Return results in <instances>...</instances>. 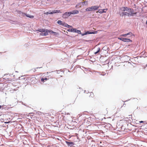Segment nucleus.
<instances>
[{
    "instance_id": "nucleus-20",
    "label": "nucleus",
    "mask_w": 147,
    "mask_h": 147,
    "mask_svg": "<svg viewBox=\"0 0 147 147\" xmlns=\"http://www.w3.org/2000/svg\"><path fill=\"white\" fill-rule=\"evenodd\" d=\"M52 33H53L54 35H58L59 34V33H57V32H52Z\"/></svg>"
},
{
    "instance_id": "nucleus-13",
    "label": "nucleus",
    "mask_w": 147,
    "mask_h": 147,
    "mask_svg": "<svg viewBox=\"0 0 147 147\" xmlns=\"http://www.w3.org/2000/svg\"><path fill=\"white\" fill-rule=\"evenodd\" d=\"M91 33V32H90L89 31H87V32H85V33H84V34H82V36H84L85 35H86L87 34H92Z\"/></svg>"
},
{
    "instance_id": "nucleus-8",
    "label": "nucleus",
    "mask_w": 147,
    "mask_h": 147,
    "mask_svg": "<svg viewBox=\"0 0 147 147\" xmlns=\"http://www.w3.org/2000/svg\"><path fill=\"white\" fill-rule=\"evenodd\" d=\"M22 15L23 16H26V17L31 18H33L34 17L33 16H31L30 15H27V14L23 13H22Z\"/></svg>"
},
{
    "instance_id": "nucleus-12",
    "label": "nucleus",
    "mask_w": 147,
    "mask_h": 147,
    "mask_svg": "<svg viewBox=\"0 0 147 147\" xmlns=\"http://www.w3.org/2000/svg\"><path fill=\"white\" fill-rule=\"evenodd\" d=\"M132 34V33L130 32L128 33L127 34H122L121 35V36L125 37L128 35H131Z\"/></svg>"
},
{
    "instance_id": "nucleus-35",
    "label": "nucleus",
    "mask_w": 147,
    "mask_h": 147,
    "mask_svg": "<svg viewBox=\"0 0 147 147\" xmlns=\"http://www.w3.org/2000/svg\"><path fill=\"white\" fill-rule=\"evenodd\" d=\"M146 24H147V21H146Z\"/></svg>"
},
{
    "instance_id": "nucleus-18",
    "label": "nucleus",
    "mask_w": 147,
    "mask_h": 147,
    "mask_svg": "<svg viewBox=\"0 0 147 147\" xmlns=\"http://www.w3.org/2000/svg\"><path fill=\"white\" fill-rule=\"evenodd\" d=\"M100 48L99 47L98 48L97 51L94 53V54H96L100 52Z\"/></svg>"
},
{
    "instance_id": "nucleus-15",
    "label": "nucleus",
    "mask_w": 147,
    "mask_h": 147,
    "mask_svg": "<svg viewBox=\"0 0 147 147\" xmlns=\"http://www.w3.org/2000/svg\"><path fill=\"white\" fill-rule=\"evenodd\" d=\"M48 80V79H47V78H42L41 80V81H42L43 82H44L45 81H46Z\"/></svg>"
},
{
    "instance_id": "nucleus-17",
    "label": "nucleus",
    "mask_w": 147,
    "mask_h": 147,
    "mask_svg": "<svg viewBox=\"0 0 147 147\" xmlns=\"http://www.w3.org/2000/svg\"><path fill=\"white\" fill-rule=\"evenodd\" d=\"M103 12L102 11V9H99L98 10V11L96 12L97 13V12H99V13H103Z\"/></svg>"
},
{
    "instance_id": "nucleus-29",
    "label": "nucleus",
    "mask_w": 147,
    "mask_h": 147,
    "mask_svg": "<svg viewBox=\"0 0 147 147\" xmlns=\"http://www.w3.org/2000/svg\"><path fill=\"white\" fill-rule=\"evenodd\" d=\"M22 13V12L21 11H19L18 12V13H19V14H21V13Z\"/></svg>"
},
{
    "instance_id": "nucleus-23",
    "label": "nucleus",
    "mask_w": 147,
    "mask_h": 147,
    "mask_svg": "<svg viewBox=\"0 0 147 147\" xmlns=\"http://www.w3.org/2000/svg\"><path fill=\"white\" fill-rule=\"evenodd\" d=\"M83 3H84L86 5H88V1H84V2H83Z\"/></svg>"
},
{
    "instance_id": "nucleus-2",
    "label": "nucleus",
    "mask_w": 147,
    "mask_h": 147,
    "mask_svg": "<svg viewBox=\"0 0 147 147\" xmlns=\"http://www.w3.org/2000/svg\"><path fill=\"white\" fill-rule=\"evenodd\" d=\"M128 124L125 120H121L117 123V125L119 128H121L122 130H125L127 129Z\"/></svg>"
},
{
    "instance_id": "nucleus-32",
    "label": "nucleus",
    "mask_w": 147,
    "mask_h": 147,
    "mask_svg": "<svg viewBox=\"0 0 147 147\" xmlns=\"http://www.w3.org/2000/svg\"><path fill=\"white\" fill-rule=\"evenodd\" d=\"M99 127H101V126H102V125H99Z\"/></svg>"
},
{
    "instance_id": "nucleus-31",
    "label": "nucleus",
    "mask_w": 147,
    "mask_h": 147,
    "mask_svg": "<svg viewBox=\"0 0 147 147\" xmlns=\"http://www.w3.org/2000/svg\"><path fill=\"white\" fill-rule=\"evenodd\" d=\"M52 32H53V31H52V30H51L50 31V33H52Z\"/></svg>"
},
{
    "instance_id": "nucleus-21",
    "label": "nucleus",
    "mask_w": 147,
    "mask_h": 147,
    "mask_svg": "<svg viewBox=\"0 0 147 147\" xmlns=\"http://www.w3.org/2000/svg\"><path fill=\"white\" fill-rule=\"evenodd\" d=\"M97 33V31H94V32H91L92 34H96Z\"/></svg>"
},
{
    "instance_id": "nucleus-3",
    "label": "nucleus",
    "mask_w": 147,
    "mask_h": 147,
    "mask_svg": "<svg viewBox=\"0 0 147 147\" xmlns=\"http://www.w3.org/2000/svg\"><path fill=\"white\" fill-rule=\"evenodd\" d=\"M99 8V6H94L87 8L86 9L87 11H94L97 10Z\"/></svg>"
},
{
    "instance_id": "nucleus-24",
    "label": "nucleus",
    "mask_w": 147,
    "mask_h": 147,
    "mask_svg": "<svg viewBox=\"0 0 147 147\" xmlns=\"http://www.w3.org/2000/svg\"><path fill=\"white\" fill-rule=\"evenodd\" d=\"M118 38L119 39L122 41H123V40L124 39V38Z\"/></svg>"
},
{
    "instance_id": "nucleus-9",
    "label": "nucleus",
    "mask_w": 147,
    "mask_h": 147,
    "mask_svg": "<svg viewBox=\"0 0 147 147\" xmlns=\"http://www.w3.org/2000/svg\"><path fill=\"white\" fill-rule=\"evenodd\" d=\"M70 14H78L79 13V11L78 10H73L72 11L70 12Z\"/></svg>"
},
{
    "instance_id": "nucleus-27",
    "label": "nucleus",
    "mask_w": 147,
    "mask_h": 147,
    "mask_svg": "<svg viewBox=\"0 0 147 147\" xmlns=\"http://www.w3.org/2000/svg\"><path fill=\"white\" fill-rule=\"evenodd\" d=\"M79 5V4H77L76 6V8H78V6Z\"/></svg>"
},
{
    "instance_id": "nucleus-34",
    "label": "nucleus",
    "mask_w": 147,
    "mask_h": 147,
    "mask_svg": "<svg viewBox=\"0 0 147 147\" xmlns=\"http://www.w3.org/2000/svg\"><path fill=\"white\" fill-rule=\"evenodd\" d=\"M70 146H72L73 145H72V144H70Z\"/></svg>"
},
{
    "instance_id": "nucleus-6",
    "label": "nucleus",
    "mask_w": 147,
    "mask_h": 147,
    "mask_svg": "<svg viewBox=\"0 0 147 147\" xmlns=\"http://www.w3.org/2000/svg\"><path fill=\"white\" fill-rule=\"evenodd\" d=\"M70 14V12H65L63 15L62 17L64 18H66L69 17Z\"/></svg>"
},
{
    "instance_id": "nucleus-28",
    "label": "nucleus",
    "mask_w": 147,
    "mask_h": 147,
    "mask_svg": "<svg viewBox=\"0 0 147 147\" xmlns=\"http://www.w3.org/2000/svg\"><path fill=\"white\" fill-rule=\"evenodd\" d=\"M10 122V121H6L5 122V123H8Z\"/></svg>"
},
{
    "instance_id": "nucleus-25",
    "label": "nucleus",
    "mask_w": 147,
    "mask_h": 147,
    "mask_svg": "<svg viewBox=\"0 0 147 147\" xmlns=\"http://www.w3.org/2000/svg\"><path fill=\"white\" fill-rule=\"evenodd\" d=\"M50 13L51 12H46L44 14H51Z\"/></svg>"
},
{
    "instance_id": "nucleus-7",
    "label": "nucleus",
    "mask_w": 147,
    "mask_h": 147,
    "mask_svg": "<svg viewBox=\"0 0 147 147\" xmlns=\"http://www.w3.org/2000/svg\"><path fill=\"white\" fill-rule=\"evenodd\" d=\"M44 30L43 32H42L40 33V35L42 36H46L48 34V30H46L45 29Z\"/></svg>"
},
{
    "instance_id": "nucleus-26",
    "label": "nucleus",
    "mask_w": 147,
    "mask_h": 147,
    "mask_svg": "<svg viewBox=\"0 0 147 147\" xmlns=\"http://www.w3.org/2000/svg\"><path fill=\"white\" fill-rule=\"evenodd\" d=\"M90 95L92 97L93 96H94V94H93V93H91V94H90Z\"/></svg>"
},
{
    "instance_id": "nucleus-16",
    "label": "nucleus",
    "mask_w": 147,
    "mask_h": 147,
    "mask_svg": "<svg viewBox=\"0 0 147 147\" xmlns=\"http://www.w3.org/2000/svg\"><path fill=\"white\" fill-rule=\"evenodd\" d=\"M44 115L47 116H50L51 115V114L50 113H45L44 114Z\"/></svg>"
},
{
    "instance_id": "nucleus-5",
    "label": "nucleus",
    "mask_w": 147,
    "mask_h": 147,
    "mask_svg": "<svg viewBox=\"0 0 147 147\" xmlns=\"http://www.w3.org/2000/svg\"><path fill=\"white\" fill-rule=\"evenodd\" d=\"M57 23L59 25H62L65 27H67V26H68V25L66 23L63 22L62 21L59 20H58L57 22Z\"/></svg>"
},
{
    "instance_id": "nucleus-11",
    "label": "nucleus",
    "mask_w": 147,
    "mask_h": 147,
    "mask_svg": "<svg viewBox=\"0 0 147 147\" xmlns=\"http://www.w3.org/2000/svg\"><path fill=\"white\" fill-rule=\"evenodd\" d=\"M123 41L124 42H132V40L129 39L124 38V40H123Z\"/></svg>"
},
{
    "instance_id": "nucleus-22",
    "label": "nucleus",
    "mask_w": 147,
    "mask_h": 147,
    "mask_svg": "<svg viewBox=\"0 0 147 147\" xmlns=\"http://www.w3.org/2000/svg\"><path fill=\"white\" fill-rule=\"evenodd\" d=\"M107 9H102V11H104V12H103V13H105V12H106Z\"/></svg>"
},
{
    "instance_id": "nucleus-33",
    "label": "nucleus",
    "mask_w": 147,
    "mask_h": 147,
    "mask_svg": "<svg viewBox=\"0 0 147 147\" xmlns=\"http://www.w3.org/2000/svg\"><path fill=\"white\" fill-rule=\"evenodd\" d=\"M3 106H0V109H1L2 107H3Z\"/></svg>"
},
{
    "instance_id": "nucleus-30",
    "label": "nucleus",
    "mask_w": 147,
    "mask_h": 147,
    "mask_svg": "<svg viewBox=\"0 0 147 147\" xmlns=\"http://www.w3.org/2000/svg\"><path fill=\"white\" fill-rule=\"evenodd\" d=\"M139 122L140 123H142L144 122L143 121H139Z\"/></svg>"
},
{
    "instance_id": "nucleus-1",
    "label": "nucleus",
    "mask_w": 147,
    "mask_h": 147,
    "mask_svg": "<svg viewBox=\"0 0 147 147\" xmlns=\"http://www.w3.org/2000/svg\"><path fill=\"white\" fill-rule=\"evenodd\" d=\"M137 13H135L133 9L126 7H123L120 8L119 9V14L120 16H133L136 15Z\"/></svg>"
},
{
    "instance_id": "nucleus-14",
    "label": "nucleus",
    "mask_w": 147,
    "mask_h": 147,
    "mask_svg": "<svg viewBox=\"0 0 147 147\" xmlns=\"http://www.w3.org/2000/svg\"><path fill=\"white\" fill-rule=\"evenodd\" d=\"M66 143L68 145H70V144H72V145H73L74 144V143L72 142H69L67 141H66Z\"/></svg>"
},
{
    "instance_id": "nucleus-19",
    "label": "nucleus",
    "mask_w": 147,
    "mask_h": 147,
    "mask_svg": "<svg viewBox=\"0 0 147 147\" xmlns=\"http://www.w3.org/2000/svg\"><path fill=\"white\" fill-rule=\"evenodd\" d=\"M45 29H41L38 28L37 30V31H39L40 32H43L44 31V30Z\"/></svg>"
},
{
    "instance_id": "nucleus-4",
    "label": "nucleus",
    "mask_w": 147,
    "mask_h": 147,
    "mask_svg": "<svg viewBox=\"0 0 147 147\" xmlns=\"http://www.w3.org/2000/svg\"><path fill=\"white\" fill-rule=\"evenodd\" d=\"M67 31L69 32H76L80 34L81 33L80 30H78L76 28H72L71 29H68Z\"/></svg>"
},
{
    "instance_id": "nucleus-10",
    "label": "nucleus",
    "mask_w": 147,
    "mask_h": 147,
    "mask_svg": "<svg viewBox=\"0 0 147 147\" xmlns=\"http://www.w3.org/2000/svg\"><path fill=\"white\" fill-rule=\"evenodd\" d=\"M61 13L60 12V10H54V11H53L51 12V14H53V13Z\"/></svg>"
}]
</instances>
